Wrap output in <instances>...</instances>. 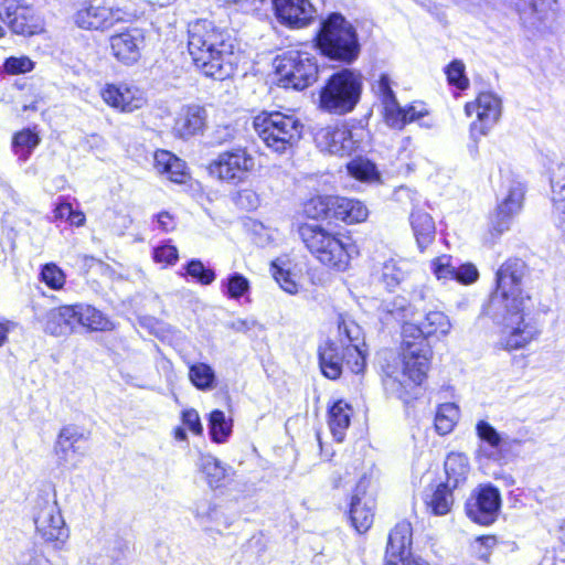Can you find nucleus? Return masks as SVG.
<instances>
[{
    "label": "nucleus",
    "instance_id": "58836bf2",
    "mask_svg": "<svg viewBox=\"0 0 565 565\" xmlns=\"http://www.w3.org/2000/svg\"><path fill=\"white\" fill-rule=\"evenodd\" d=\"M407 264L402 260L388 259L373 267L371 277L380 282H401L406 279Z\"/></svg>",
    "mask_w": 565,
    "mask_h": 565
},
{
    "label": "nucleus",
    "instance_id": "f3484780",
    "mask_svg": "<svg viewBox=\"0 0 565 565\" xmlns=\"http://www.w3.org/2000/svg\"><path fill=\"white\" fill-rule=\"evenodd\" d=\"M0 18L17 34L32 35L41 29L34 9L23 0H0Z\"/></svg>",
    "mask_w": 565,
    "mask_h": 565
},
{
    "label": "nucleus",
    "instance_id": "052dcab7",
    "mask_svg": "<svg viewBox=\"0 0 565 565\" xmlns=\"http://www.w3.org/2000/svg\"><path fill=\"white\" fill-rule=\"evenodd\" d=\"M42 282H63L65 280L64 271L54 263H47L41 270Z\"/></svg>",
    "mask_w": 565,
    "mask_h": 565
},
{
    "label": "nucleus",
    "instance_id": "9b49d317",
    "mask_svg": "<svg viewBox=\"0 0 565 565\" xmlns=\"http://www.w3.org/2000/svg\"><path fill=\"white\" fill-rule=\"evenodd\" d=\"M362 134V129H352L347 124H338L318 129L315 141L321 151L344 157L359 148Z\"/></svg>",
    "mask_w": 565,
    "mask_h": 565
},
{
    "label": "nucleus",
    "instance_id": "bf43d9fd",
    "mask_svg": "<svg viewBox=\"0 0 565 565\" xmlns=\"http://www.w3.org/2000/svg\"><path fill=\"white\" fill-rule=\"evenodd\" d=\"M182 424L194 435L203 433V426L199 413L194 408L184 409L181 414Z\"/></svg>",
    "mask_w": 565,
    "mask_h": 565
},
{
    "label": "nucleus",
    "instance_id": "39448f33",
    "mask_svg": "<svg viewBox=\"0 0 565 565\" xmlns=\"http://www.w3.org/2000/svg\"><path fill=\"white\" fill-rule=\"evenodd\" d=\"M317 45L323 55L345 63L353 62L360 53L354 26L342 14L335 12L321 22Z\"/></svg>",
    "mask_w": 565,
    "mask_h": 565
},
{
    "label": "nucleus",
    "instance_id": "5fc2aeb1",
    "mask_svg": "<svg viewBox=\"0 0 565 565\" xmlns=\"http://www.w3.org/2000/svg\"><path fill=\"white\" fill-rule=\"evenodd\" d=\"M477 436L492 448H498L501 437L495 428L486 420H479L476 425Z\"/></svg>",
    "mask_w": 565,
    "mask_h": 565
},
{
    "label": "nucleus",
    "instance_id": "8fccbe9b",
    "mask_svg": "<svg viewBox=\"0 0 565 565\" xmlns=\"http://www.w3.org/2000/svg\"><path fill=\"white\" fill-rule=\"evenodd\" d=\"M397 118L401 120V125H388L394 129H403L407 124L417 121L428 115V109L423 104H413L407 107H401L397 105L396 110Z\"/></svg>",
    "mask_w": 565,
    "mask_h": 565
},
{
    "label": "nucleus",
    "instance_id": "f8f14e48",
    "mask_svg": "<svg viewBox=\"0 0 565 565\" xmlns=\"http://www.w3.org/2000/svg\"><path fill=\"white\" fill-rule=\"evenodd\" d=\"M338 329L344 363L351 372L362 373L366 364V344L362 328L352 319L341 318Z\"/></svg>",
    "mask_w": 565,
    "mask_h": 565
},
{
    "label": "nucleus",
    "instance_id": "c9c22d12",
    "mask_svg": "<svg viewBox=\"0 0 565 565\" xmlns=\"http://www.w3.org/2000/svg\"><path fill=\"white\" fill-rule=\"evenodd\" d=\"M196 467L212 489L220 488L227 476L226 467L212 455H201Z\"/></svg>",
    "mask_w": 565,
    "mask_h": 565
},
{
    "label": "nucleus",
    "instance_id": "79ce46f5",
    "mask_svg": "<svg viewBox=\"0 0 565 565\" xmlns=\"http://www.w3.org/2000/svg\"><path fill=\"white\" fill-rule=\"evenodd\" d=\"M191 383L201 391H210L215 386L214 370L206 363H194L189 367Z\"/></svg>",
    "mask_w": 565,
    "mask_h": 565
},
{
    "label": "nucleus",
    "instance_id": "2eb2a0df",
    "mask_svg": "<svg viewBox=\"0 0 565 565\" xmlns=\"http://www.w3.org/2000/svg\"><path fill=\"white\" fill-rule=\"evenodd\" d=\"M523 199L524 185L520 181L505 179L497 211L491 217V228L498 234L507 231L512 217L521 211Z\"/></svg>",
    "mask_w": 565,
    "mask_h": 565
},
{
    "label": "nucleus",
    "instance_id": "f257e3e1",
    "mask_svg": "<svg viewBox=\"0 0 565 565\" xmlns=\"http://www.w3.org/2000/svg\"><path fill=\"white\" fill-rule=\"evenodd\" d=\"M483 313L495 326V345L504 351L525 349L539 340L543 331L533 301L520 285H495Z\"/></svg>",
    "mask_w": 565,
    "mask_h": 565
},
{
    "label": "nucleus",
    "instance_id": "09e8293b",
    "mask_svg": "<svg viewBox=\"0 0 565 565\" xmlns=\"http://www.w3.org/2000/svg\"><path fill=\"white\" fill-rule=\"evenodd\" d=\"M269 271L276 282H295L296 273L292 262L280 256L270 263Z\"/></svg>",
    "mask_w": 565,
    "mask_h": 565
},
{
    "label": "nucleus",
    "instance_id": "4d7b16f0",
    "mask_svg": "<svg viewBox=\"0 0 565 565\" xmlns=\"http://www.w3.org/2000/svg\"><path fill=\"white\" fill-rule=\"evenodd\" d=\"M497 545V539L491 535L477 537L472 543L475 555L482 561H488L492 550Z\"/></svg>",
    "mask_w": 565,
    "mask_h": 565
},
{
    "label": "nucleus",
    "instance_id": "20e7f679",
    "mask_svg": "<svg viewBox=\"0 0 565 565\" xmlns=\"http://www.w3.org/2000/svg\"><path fill=\"white\" fill-rule=\"evenodd\" d=\"M254 129L269 150L284 154L299 142L303 125L292 114L262 111L254 118Z\"/></svg>",
    "mask_w": 565,
    "mask_h": 565
},
{
    "label": "nucleus",
    "instance_id": "a211bd4d",
    "mask_svg": "<svg viewBox=\"0 0 565 565\" xmlns=\"http://www.w3.org/2000/svg\"><path fill=\"white\" fill-rule=\"evenodd\" d=\"M501 495L497 488L483 486L478 489L475 498L467 503V515L481 525L492 524L500 511Z\"/></svg>",
    "mask_w": 565,
    "mask_h": 565
},
{
    "label": "nucleus",
    "instance_id": "864d4df0",
    "mask_svg": "<svg viewBox=\"0 0 565 565\" xmlns=\"http://www.w3.org/2000/svg\"><path fill=\"white\" fill-rule=\"evenodd\" d=\"M186 273L199 282H212L216 278L213 269L205 267L201 260L196 259L186 265Z\"/></svg>",
    "mask_w": 565,
    "mask_h": 565
},
{
    "label": "nucleus",
    "instance_id": "0e129e2a",
    "mask_svg": "<svg viewBox=\"0 0 565 565\" xmlns=\"http://www.w3.org/2000/svg\"><path fill=\"white\" fill-rule=\"evenodd\" d=\"M158 227L163 232H170L174 228V220L168 212H160L157 216Z\"/></svg>",
    "mask_w": 565,
    "mask_h": 565
},
{
    "label": "nucleus",
    "instance_id": "69168bd1",
    "mask_svg": "<svg viewBox=\"0 0 565 565\" xmlns=\"http://www.w3.org/2000/svg\"><path fill=\"white\" fill-rule=\"evenodd\" d=\"M17 565H53L47 558L41 554H29L24 556Z\"/></svg>",
    "mask_w": 565,
    "mask_h": 565
},
{
    "label": "nucleus",
    "instance_id": "680f3d73",
    "mask_svg": "<svg viewBox=\"0 0 565 565\" xmlns=\"http://www.w3.org/2000/svg\"><path fill=\"white\" fill-rule=\"evenodd\" d=\"M236 204L246 210H254L259 205V196L254 190L244 189L237 193Z\"/></svg>",
    "mask_w": 565,
    "mask_h": 565
},
{
    "label": "nucleus",
    "instance_id": "c85d7f7f",
    "mask_svg": "<svg viewBox=\"0 0 565 565\" xmlns=\"http://www.w3.org/2000/svg\"><path fill=\"white\" fill-rule=\"evenodd\" d=\"M333 216L332 218L342 221L347 224L364 222L369 216V210L365 204L359 200L333 196Z\"/></svg>",
    "mask_w": 565,
    "mask_h": 565
},
{
    "label": "nucleus",
    "instance_id": "c756f323",
    "mask_svg": "<svg viewBox=\"0 0 565 565\" xmlns=\"http://www.w3.org/2000/svg\"><path fill=\"white\" fill-rule=\"evenodd\" d=\"M154 169L175 183H184L189 177L185 162L167 150L154 152Z\"/></svg>",
    "mask_w": 565,
    "mask_h": 565
},
{
    "label": "nucleus",
    "instance_id": "e433bc0d",
    "mask_svg": "<svg viewBox=\"0 0 565 565\" xmlns=\"http://www.w3.org/2000/svg\"><path fill=\"white\" fill-rule=\"evenodd\" d=\"M554 0H516L514 6L524 24L534 25L544 19Z\"/></svg>",
    "mask_w": 565,
    "mask_h": 565
},
{
    "label": "nucleus",
    "instance_id": "a18cd8bd",
    "mask_svg": "<svg viewBox=\"0 0 565 565\" xmlns=\"http://www.w3.org/2000/svg\"><path fill=\"white\" fill-rule=\"evenodd\" d=\"M450 489L451 487L447 483H441L431 494V498L428 501V507L435 515H446L450 512L454 503Z\"/></svg>",
    "mask_w": 565,
    "mask_h": 565
},
{
    "label": "nucleus",
    "instance_id": "f704fd0d",
    "mask_svg": "<svg viewBox=\"0 0 565 565\" xmlns=\"http://www.w3.org/2000/svg\"><path fill=\"white\" fill-rule=\"evenodd\" d=\"M470 471L469 459L461 452H451L445 460L446 483L452 489L463 483Z\"/></svg>",
    "mask_w": 565,
    "mask_h": 565
},
{
    "label": "nucleus",
    "instance_id": "7c9ffc66",
    "mask_svg": "<svg viewBox=\"0 0 565 565\" xmlns=\"http://www.w3.org/2000/svg\"><path fill=\"white\" fill-rule=\"evenodd\" d=\"M75 326L81 324L89 331H110L115 329V323L96 308L79 303L74 305Z\"/></svg>",
    "mask_w": 565,
    "mask_h": 565
},
{
    "label": "nucleus",
    "instance_id": "e2e57ef3",
    "mask_svg": "<svg viewBox=\"0 0 565 565\" xmlns=\"http://www.w3.org/2000/svg\"><path fill=\"white\" fill-rule=\"evenodd\" d=\"M249 285H224L223 294L233 299H239L248 292Z\"/></svg>",
    "mask_w": 565,
    "mask_h": 565
},
{
    "label": "nucleus",
    "instance_id": "5701e85b",
    "mask_svg": "<svg viewBox=\"0 0 565 565\" xmlns=\"http://www.w3.org/2000/svg\"><path fill=\"white\" fill-rule=\"evenodd\" d=\"M206 121V111L199 105L181 107L173 125V134L182 139H188L203 130Z\"/></svg>",
    "mask_w": 565,
    "mask_h": 565
},
{
    "label": "nucleus",
    "instance_id": "9d476101",
    "mask_svg": "<svg viewBox=\"0 0 565 565\" xmlns=\"http://www.w3.org/2000/svg\"><path fill=\"white\" fill-rule=\"evenodd\" d=\"M255 168V158L245 148L224 151L210 164V173L218 180L238 184L244 182Z\"/></svg>",
    "mask_w": 565,
    "mask_h": 565
},
{
    "label": "nucleus",
    "instance_id": "a19ab883",
    "mask_svg": "<svg viewBox=\"0 0 565 565\" xmlns=\"http://www.w3.org/2000/svg\"><path fill=\"white\" fill-rule=\"evenodd\" d=\"M460 417L459 407L455 403L439 405L435 416V427L439 435H447L455 428Z\"/></svg>",
    "mask_w": 565,
    "mask_h": 565
},
{
    "label": "nucleus",
    "instance_id": "4be33fe9",
    "mask_svg": "<svg viewBox=\"0 0 565 565\" xmlns=\"http://www.w3.org/2000/svg\"><path fill=\"white\" fill-rule=\"evenodd\" d=\"M430 269L438 280H456L457 282H475L479 278L477 267L471 263L456 266L450 255H441L431 260Z\"/></svg>",
    "mask_w": 565,
    "mask_h": 565
},
{
    "label": "nucleus",
    "instance_id": "473e14b6",
    "mask_svg": "<svg viewBox=\"0 0 565 565\" xmlns=\"http://www.w3.org/2000/svg\"><path fill=\"white\" fill-rule=\"evenodd\" d=\"M411 225L418 247L423 250L435 238V222L427 212L415 210L411 214Z\"/></svg>",
    "mask_w": 565,
    "mask_h": 565
},
{
    "label": "nucleus",
    "instance_id": "2f4dec72",
    "mask_svg": "<svg viewBox=\"0 0 565 565\" xmlns=\"http://www.w3.org/2000/svg\"><path fill=\"white\" fill-rule=\"evenodd\" d=\"M412 534L413 530L409 522H398L388 535V542L386 547L387 555L409 556Z\"/></svg>",
    "mask_w": 565,
    "mask_h": 565
},
{
    "label": "nucleus",
    "instance_id": "b1692460",
    "mask_svg": "<svg viewBox=\"0 0 565 565\" xmlns=\"http://www.w3.org/2000/svg\"><path fill=\"white\" fill-rule=\"evenodd\" d=\"M552 222L565 235V164L558 163L551 172Z\"/></svg>",
    "mask_w": 565,
    "mask_h": 565
},
{
    "label": "nucleus",
    "instance_id": "338daca9",
    "mask_svg": "<svg viewBox=\"0 0 565 565\" xmlns=\"http://www.w3.org/2000/svg\"><path fill=\"white\" fill-rule=\"evenodd\" d=\"M384 565H415L418 559L411 558L409 556H392L386 554Z\"/></svg>",
    "mask_w": 565,
    "mask_h": 565
},
{
    "label": "nucleus",
    "instance_id": "6ab92c4d",
    "mask_svg": "<svg viewBox=\"0 0 565 565\" xmlns=\"http://www.w3.org/2000/svg\"><path fill=\"white\" fill-rule=\"evenodd\" d=\"M100 96L108 106L122 113H132L146 104L143 92L127 83L106 84Z\"/></svg>",
    "mask_w": 565,
    "mask_h": 565
},
{
    "label": "nucleus",
    "instance_id": "bb28decb",
    "mask_svg": "<svg viewBox=\"0 0 565 565\" xmlns=\"http://www.w3.org/2000/svg\"><path fill=\"white\" fill-rule=\"evenodd\" d=\"M372 90L383 106V116L387 125H401L397 118V98L392 87V81L387 74H381L372 84Z\"/></svg>",
    "mask_w": 565,
    "mask_h": 565
},
{
    "label": "nucleus",
    "instance_id": "cd10ccee",
    "mask_svg": "<svg viewBox=\"0 0 565 565\" xmlns=\"http://www.w3.org/2000/svg\"><path fill=\"white\" fill-rule=\"evenodd\" d=\"M340 350L341 345L332 340H326L318 348L320 370L330 380H337L342 374L344 359Z\"/></svg>",
    "mask_w": 565,
    "mask_h": 565
},
{
    "label": "nucleus",
    "instance_id": "f03ea898",
    "mask_svg": "<svg viewBox=\"0 0 565 565\" xmlns=\"http://www.w3.org/2000/svg\"><path fill=\"white\" fill-rule=\"evenodd\" d=\"M402 370L387 364L383 367L385 390L398 398H405L409 385L419 386L427 377L434 351L423 337L418 324L406 321L402 327L401 341Z\"/></svg>",
    "mask_w": 565,
    "mask_h": 565
},
{
    "label": "nucleus",
    "instance_id": "3c124183",
    "mask_svg": "<svg viewBox=\"0 0 565 565\" xmlns=\"http://www.w3.org/2000/svg\"><path fill=\"white\" fill-rule=\"evenodd\" d=\"M385 309L395 319L401 320L403 322L402 327L405 324L406 321H408V322L415 321V315H416L415 309L403 297H397L392 302L385 301Z\"/></svg>",
    "mask_w": 565,
    "mask_h": 565
},
{
    "label": "nucleus",
    "instance_id": "1a4fd4ad",
    "mask_svg": "<svg viewBox=\"0 0 565 565\" xmlns=\"http://www.w3.org/2000/svg\"><path fill=\"white\" fill-rule=\"evenodd\" d=\"M35 533L45 543L61 550L70 537V529L56 501H40L33 512Z\"/></svg>",
    "mask_w": 565,
    "mask_h": 565
},
{
    "label": "nucleus",
    "instance_id": "7ed1b4c3",
    "mask_svg": "<svg viewBox=\"0 0 565 565\" xmlns=\"http://www.w3.org/2000/svg\"><path fill=\"white\" fill-rule=\"evenodd\" d=\"M234 40L207 20L189 25L188 50L194 65L209 77L224 79L234 72Z\"/></svg>",
    "mask_w": 565,
    "mask_h": 565
},
{
    "label": "nucleus",
    "instance_id": "49530a36",
    "mask_svg": "<svg viewBox=\"0 0 565 565\" xmlns=\"http://www.w3.org/2000/svg\"><path fill=\"white\" fill-rule=\"evenodd\" d=\"M348 172L356 180L363 182H377L380 173L373 162L367 159H355L348 163Z\"/></svg>",
    "mask_w": 565,
    "mask_h": 565
},
{
    "label": "nucleus",
    "instance_id": "ea45409f",
    "mask_svg": "<svg viewBox=\"0 0 565 565\" xmlns=\"http://www.w3.org/2000/svg\"><path fill=\"white\" fill-rule=\"evenodd\" d=\"M209 429L211 439L216 444L227 441L233 430V420L224 412L214 409L209 417Z\"/></svg>",
    "mask_w": 565,
    "mask_h": 565
},
{
    "label": "nucleus",
    "instance_id": "423d86ee",
    "mask_svg": "<svg viewBox=\"0 0 565 565\" xmlns=\"http://www.w3.org/2000/svg\"><path fill=\"white\" fill-rule=\"evenodd\" d=\"M362 86V75L359 72L343 68L332 74L320 90L319 106L329 114L351 113L360 102Z\"/></svg>",
    "mask_w": 565,
    "mask_h": 565
},
{
    "label": "nucleus",
    "instance_id": "dca6fc26",
    "mask_svg": "<svg viewBox=\"0 0 565 565\" xmlns=\"http://www.w3.org/2000/svg\"><path fill=\"white\" fill-rule=\"evenodd\" d=\"M86 441L87 437L82 428L74 425L63 427L55 444L58 465L77 468L86 454Z\"/></svg>",
    "mask_w": 565,
    "mask_h": 565
},
{
    "label": "nucleus",
    "instance_id": "0eeeda50",
    "mask_svg": "<svg viewBox=\"0 0 565 565\" xmlns=\"http://www.w3.org/2000/svg\"><path fill=\"white\" fill-rule=\"evenodd\" d=\"M299 234L306 247L321 264L337 270H344L348 267L350 254L340 234L315 224H303L299 228Z\"/></svg>",
    "mask_w": 565,
    "mask_h": 565
},
{
    "label": "nucleus",
    "instance_id": "de8ad7c7",
    "mask_svg": "<svg viewBox=\"0 0 565 565\" xmlns=\"http://www.w3.org/2000/svg\"><path fill=\"white\" fill-rule=\"evenodd\" d=\"M333 196L318 195L310 199L305 204V212L311 218H332L333 216Z\"/></svg>",
    "mask_w": 565,
    "mask_h": 565
},
{
    "label": "nucleus",
    "instance_id": "774afa93",
    "mask_svg": "<svg viewBox=\"0 0 565 565\" xmlns=\"http://www.w3.org/2000/svg\"><path fill=\"white\" fill-rule=\"evenodd\" d=\"M15 327V323L9 320H0V348L7 342L8 333Z\"/></svg>",
    "mask_w": 565,
    "mask_h": 565
},
{
    "label": "nucleus",
    "instance_id": "aec40b11",
    "mask_svg": "<svg viewBox=\"0 0 565 565\" xmlns=\"http://www.w3.org/2000/svg\"><path fill=\"white\" fill-rule=\"evenodd\" d=\"M277 20L291 29H302L313 19L316 9L309 0H273Z\"/></svg>",
    "mask_w": 565,
    "mask_h": 565
},
{
    "label": "nucleus",
    "instance_id": "603ef678",
    "mask_svg": "<svg viewBox=\"0 0 565 565\" xmlns=\"http://www.w3.org/2000/svg\"><path fill=\"white\" fill-rule=\"evenodd\" d=\"M35 63L25 55L10 56L3 63V70L10 75L25 74L33 71Z\"/></svg>",
    "mask_w": 565,
    "mask_h": 565
},
{
    "label": "nucleus",
    "instance_id": "6e6552de",
    "mask_svg": "<svg viewBox=\"0 0 565 565\" xmlns=\"http://www.w3.org/2000/svg\"><path fill=\"white\" fill-rule=\"evenodd\" d=\"M281 86L302 90L318 78L316 57L309 52L290 50L278 55L274 62Z\"/></svg>",
    "mask_w": 565,
    "mask_h": 565
},
{
    "label": "nucleus",
    "instance_id": "412c9836",
    "mask_svg": "<svg viewBox=\"0 0 565 565\" xmlns=\"http://www.w3.org/2000/svg\"><path fill=\"white\" fill-rule=\"evenodd\" d=\"M113 55L121 63L131 65L140 57L143 35L139 29H129L109 39Z\"/></svg>",
    "mask_w": 565,
    "mask_h": 565
},
{
    "label": "nucleus",
    "instance_id": "4c0bfd02",
    "mask_svg": "<svg viewBox=\"0 0 565 565\" xmlns=\"http://www.w3.org/2000/svg\"><path fill=\"white\" fill-rule=\"evenodd\" d=\"M418 328L423 337L428 340L430 337H446L451 330V322L443 311L433 310L425 315Z\"/></svg>",
    "mask_w": 565,
    "mask_h": 565
},
{
    "label": "nucleus",
    "instance_id": "72a5a7b5",
    "mask_svg": "<svg viewBox=\"0 0 565 565\" xmlns=\"http://www.w3.org/2000/svg\"><path fill=\"white\" fill-rule=\"evenodd\" d=\"M352 408L343 401L335 402L329 409V427L333 438L342 443L350 426Z\"/></svg>",
    "mask_w": 565,
    "mask_h": 565
},
{
    "label": "nucleus",
    "instance_id": "c03bdc74",
    "mask_svg": "<svg viewBox=\"0 0 565 565\" xmlns=\"http://www.w3.org/2000/svg\"><path fill=\"white\" fill-rule=\"evenodd\" d=\"M40 137L31 129L17 132L12 140V147L20 160H28L33 149L39 145Z\"/></svg>",
    "mask_w": 565,
    "mask_h": 565
},
{
    "label": "nucleus",
    "instance_id": "37998d69",
    "mask_svg": "<svg viewBox=\"0 0 565 565\" xmlns=\"http://www.w3.org/2000/svg\"><path fill=\"white\" fill-rule=\"evenodd\" d=\"M526 271V265L522 259H508L497 271V282H521Z\"/></svg>",
    "mask_w": 565,
    "mask_h": 565
},
{
    "label": "nucleus",
    "instance_id": "13d9d810",
    "mask_svg": "<svg viewBox=\"0 0 565 565\" xmlns=\"http://www.w3.org/2000/svg\"><path fill=\"white\" fill-rule=\"evenodd\" d=\"M178 256L177 247L170 244H163L153 249V260L164 266L173 264Z\"/></svg>",
    "mask_w": 565,
    "mask_h": 565
},
{
    "label": "nucleus",
    "instance_id": "4468645a",
    "mask_svg": "<svg viewBox=\"0 0 565 565\" xmlns=\"http://www.w3.org/2000/svg\"><path fill=\"white\" fill-rule=\"evenodd\" d=\"M477 114V119L471 122L470 132L473 139L487 136L501 116V99L493 93L484 92L478 95L476 102L467 103L465 113L471 116Z\"/></svg>",
    "mask_w": 565,
    "mask_h": 565
},
{
    "label": "nucleus",
    "instance_id": "a878e982",
    "mask_svg": "<svg viewBox=\"0 0 565 565\" xmlns=\"http://www.w3.org/2000/svg\"><path fill=\"white\" fill-rule=\"evenodd\" d=\"M44 332L62 337L67 335L74 331L75 328V311L73 306H62L51 309L41 320Z\"/></svg>",
    "mask_w": 565,
    "mask_h": 565
},
{
    "label": "nucleus",
    "instance_id": "ddd939ff",
    "mask_svg": "<svg viewBox=\"0 0 565 565\" xmlns=\"http://www.w3.org/2000/svg\"><path fill=\"white\" fill-rule=\"evenodd\" d=\"M134 18L135 14L118 7L89 3L77 10L74 15V21L81 29L105 32L117 23L129 22Z\"/></svg>",
    "mask_w": 565,
    "mask_h": 565
},
{
    "label": "nucleus",
    "instance_id": "6e6d98bb",
    "mask_svg": "<svg viewBox=\"0 0 565 565\" xmlns=\"http://www.w3.org/2000/svg\"><path fill=\"white\" fill-rule=\"evenodd\" d=\"M446 74L448 82L459 89H466L468 87L469 81L465 75V65L461 62H451L446 70Z\"/></svg>",
    "mask_w": 565,
    "mask_h": 565
},
{
    "label": "nucleus",
    "instance_id": "393cba45",
    "mask_svg": "<svg viewBox=\"0 0 565 565\" xmlns=\"http://www.w3.org/2000/svg\"><path fill=\"white\" fill-rule=\"evenodd\" d=\"M373 509V501L365 497V486L362 480L356 486L350 504V519L359 533H365L372 526L374 519Z\"/></svg>",
    "mask_w": 565,
    "mask_h": 565
}]
</instances>
